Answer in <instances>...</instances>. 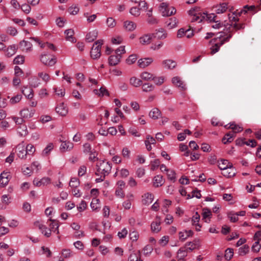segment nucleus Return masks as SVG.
<instances>
[{
	"mask_svg": "<svg viewBox=\"0 0 261 261\" xmlns=\"http://www.w3.org/2000/svg\"><path fill=\"white\" fill-rule=\"evenodd\" d=\"M161 112L158 108H153L149 113V116L153 119H157L161 116Z\"/></svg>",
	"mask_w": 261,
	"mask_h": 261,
	"instance_id": "obj_35",
	"label": "nucleus"
},
{
	"mask_svg": "<svg viewBox=\"0 0 261 261\" xmlns=\"http://www.w3.org/2000/svg\"><path fill=\"white\" fill-rule=\"evenodd\" d=\"M80 185V181L79 180L75 177L72 178L70 179V182H69V186L71 188H76L78 187Z\"/></svg>",
	"mask_w": 261,
	"mask_h": 261,
	"instance_id": "obj_51",
	"label": "nucleus"
},
{
	"mask_svg": "<svg viewBox=\"0 0 261 261\" xmlns=\"http://www.w3.org/2000/svg\"><path fill=\"white\" fill-rule=\"evenodd\" d=\"M97 35L98 32L96 30H93L86 35V40L88 42H93L96 39Z\"/></svg>",
	"mask_w": 261,
	"mask_h": 261,
	"instance_id": "obj_25",
	"label": "nucleus"
},
{
	"mask_svg": "<svg viewBox=\"0 0 261 261\" xmlns=\"http://www.w3.org/2000/svg\"><path fill=\"white\" fill-rule=\"evenodd\" d=\"M57 113L61 116H65L68 113V109L64 103H61L56 108Z\"/></svg>",
	"mask_w": 261,
	"mask_h": 261,
	"instance_id": "obj_17",
	"label": "nucleus"
},
{
	"mask_svg": "<svg viewBox=\"0 0 261 261\" xmlns=\"http://www.w3.org/2000/svg\"><path fill=\"white\" fill-rule=\"evenodd\" d=\"M35 112L34 109L29 110L28 108H24L20 112V115L23 118L29 119L33 116Z\"/></svg>",
	"mask_w": 261,
	"mask_h": 261,
	"instance_id": "obj_10",
	"label": "nucleus"
},
{
	"mask_svg": "<svg viewBox=\"0 0 261 261\" xmlns=\"http://www.w3.org/2000/svg\"><path fill=\"white\" fill-rule=\"evenodd\" d=\"M128 261H143L141 259L140 252L138 251L137 253H132L128 259Z\"/></svg>",
	"mask_w": 261,
	"mask_h": 261,
	"instance_id": "obj_36",
	"label": "nucleus"
},
{
	"mask_svg": "<svg viewBox=\"0 0 261 261\" xmlns=\"http://www.w3.org/2000/svg\"><path fill=\"white\" fill-rule=\"evenodd\" d=\"M164 181L163 176L160 175H158L154 176L153 178V186L155 187H159L163 185Z\"/></svg>",
	"mask_w": 261,
	"mask_h": 261,
	"instance_id": "obj_32",
	"label": "nucleus"
},
{
	"mask_svg": "<svg viewBox=\"0 0 261 261\" xmlns=\"http://www.w3.org/2000/svg\"><path fill=\"white\" fill-rule=\"evenodd\" d=\"M62 254L65 258H69L73 255V253L69 249H64L62 250Z\"/></svg>",
	"mask_w": 261,
	"mask_h": 261,
	"instance_id": "obj_50",
	"label": "nucleus"
},
{
	"mask_svg": "<svg viewBox=\"0 0 261 261\" xmlns=\"http://www.w3.org/2000/svg\"><path fill=\"white\" fill-rule=\"evenodd\" d=\"M159 10L163 16H169L176 13L175 8H169V5L167 3H162L160 5Z\"/></svg>",
	"mask_w": 261,
	"mask_h": 261,
	"instance_id": "obj_4",
	"label": "nucleus"
},
{
	"mask_svg": "<svg viewBox=\"0 0 261 261\" xmlns=\"http://www.w3.org/2000/svg\"><path fill=\"white\" fill-rule=\"evenodd\" d=\"M22 98V96L20 94H17L15 96L12 97L10 100L12 104H15L18 102Z\"/></svg>",
	"mask_w": 261,
	"mask_h": 261,
	"instance_id": "obj_63",
	"label": "nucleus"
},
{
	"mask_svg": "<svg viewBox=\"0 0 261 261\" xmlns=\"http://www.w3.org/2000/svg\"><path fill=\"white\" fill-rule=\"evenodd\" d=\"M222 174L223 176L227 178H230L233 177L236 174V169L233 167V166H232L223 169Z\"/></svg>",
	"mask_w": 261,
	"mask_h": 261,
	"instance_id": "obj_14",
	"label": "nucleus"
},
{
	"mask_svg": "<svg viewBox=\"0 0 261 261\" xmlns=\"http://www.w3.org/2000/svg\"><path fill=\"white\" fill-rule=\"evenodd\" d=\"M179 239L181 241H185L188 237H192L193 234V232L191 230H184V231H180L178 233Z\"/></svg>",
	"mask_w": 261,
	"mask_h": 261,
	"instance_id": "obj_20",
	"label": "nucleus"
},
{
	"mask_svg": "<svg viewBox=\"0 0 261 261\" xmlns=\"http://www.w3.org/2000/svg\"><path fill=\"white\" fill-rule=\"evenodd\" d=\"M28 155L33 154L35 151V148L34 145L29 144L26 147L25 146Z\"/></svg>",
	"mask_w": 261,
	"mask_h": 261,
	"instance_id": "obj_60",
	"label": "nucleus"
},
{
	"mask_svg": "<svg viewBox=\"0 0 261 261\" xmlns=\"http://www.w3.org/2000/svg\"><path fill=\"white\" fill-rule=\"evenodd\" d=\"M152 38H155L154 34H147L144 35L140 37V43L143 45L149 44L151 42Z\"/></svg>",
	"mask_w": 261,
	"mask_h": 261,
	"instance_id": "obj_9",
	"label": "nucleus"
},
{
	"mask_svg": "<svg viewBox=\"0 0 261 261\" xmlns=\"http://www.w3.org/2000/svg\"><path fill=\"white\" fill-rule=\"evenodd\" d=\"M154 34L155 37H156L158 39H164L167 37V33L163 28H160L158 30H156Z\"/></svg>",
	"mask_w": 261,
	"mask_h": 261,
	"instance_id": "obj_23",
	"label": "nucleus"
},
{
	"mask_svg": "<svg viewBox=\"0 0 261 261\" xmlns=\"http://www.w3.org/2000/svg\"><path fill=\"white\" fill-rule=\"evenodd\" d=\"M130 85L135 87H139L142 85V81L136 77H132L129 80Z\"/></svg>",
	"mask_w": 261,
	"mask_h": 261,
	"instance_id": "obj_33",
	"label": "nucleus"
},
{
	"mask_svg": "<svg viewBox=\"0 0 261 261\" xmlns=\"http://www.w3.org/2000/svg\"><path fill=\"white\" fill-rule=\"evenodd\" d=\"M142 86V90L144 92L149 93L153 91L154 89V86L149 83L143 84Z\"/></svg>",
	"mask_w": 261,
	"mask_h": 261,
	"instance_id": "obj_26",
	"label": "nucleus"
},
{
	"mask_svg": "<svg viewBox=\"0 0 261 261\" xmlns=\"http://www.w3.org/2000/svg\"><path fill=\"white\" fill-rule=\"evenodd\" d=\"M249 251V246L245 245L239 249V254L240 255L243 256L246 254Z\"/></svg>",
	"mask_w": 261,
	"mask_h": 261,
	"instance_id": "obj_44",
	"label": "nucleus"
},
{
	"mask_svg": "<svg viewBox=\"0 0 261 261\" xmlns=\"http://www.w3.org/2000/svg\"><path fill=\"white\" fill-rule=\"evenodd\" d=\"M33 89L30 88L24 87L22 89V93L29 99H31L33 97Z\"/></svg>",
	"mask_w": 261,
	"mask_h": 261,
	"instance_id": "obj_38",
	"label": "nucleus"
},
{
	"mask_svg": "<svg viewBox=\"0 0 261 261\" xmlns=\"http://www.w3.org/2000/svg\"><path fill=\"white\" fill-rule=\"evenodd\" d=\"M19 45L22 48V50L25 52H30L32 50V44L28 41L22 40L20 41Z\"/></svg>",
	"mask_w": 261,
	"mask_h": 261,
	"instance_id": "obj_16",
	"label": "nucleus"
},
{
	"mask_svg": "<svg viewBox=\"0 0 261 261\" xmlns=\"http://www.w3.org/2000/svg\"><path fill=\"white\" fill-rule=\"evenodd\" d=\"M40 61L45 65L52 66L57 62V59L55 57L50 58L47 54H42L40 56Z\"/></svg>",
	"mask_w": 261,
	"mask_h": 261,
	"instance_id": "obj_7",
	"label": "nucleus"
},
{
	"mask_svg": "<svg viewBox=\"0 0 261 261\" xmlns=\"http://www.w3.org/2000/svg\"><path fill=\"white\" fill-rule=\"evenodd\" d=\"M202 211V219L205 220V222H209L212 216L211 210L207 207H204L203 208Z\"/></svg>",
	"mask_w": 261,
	"mask_h": 261,
	"instance_id": "obj_24",
	"label": "nucleus"
},
{
	"mask_svg": "<svg viewBox=\"0 0 261 261\" xmlns=\"http://www.w3.org/2000/svg\"><path fill=\"white\" fill-rule=\"evenodd\" d=\"M100 202V201L98 199L94 198L92 199V202L91 203V207L93 210H96L99 207V206H98L97 204H99Z\"/></svg>",
	"mask_w": 261,
	"mask_h": 261,
	"instance_id": "obj_61",
	"label": "nucleus"
},
{
	"mask_svg": "<svg viewBox=\"0 0 261 261\" xmlns=\"http://www.w3.org/2000/svg\"><path fill=\"white\" fill-rule=\"evenodd\" d=\"M233 255V250L231 248H227L225 250V253L224 255V257L225 259L227 260H229L231 259Z\"/></svg>",
	"mask_w": 261,
	"mask_h": 261,
	"instance_id": "obj_48",
	"label": "nucleus"
},
{
	"mask_svg": "<svg viewBox=\"0 0 261 261\" xmlns=\"http://www.w3.org/2000/svg\"><path fill=\"white\" fill-rule=\"evenodd\" d=\"M112 165L109 162L105 161H100L96 164V171L95 174L97 176L104 175L107 176L110 173Z\"/></svg>",
	"mask_w": 261,
	"mask_h": 261,
	"instance_id": "obj_2",
	"label": "nucleus"
},
{
	"mask_svg": "<svg viewBox=\"0 0 261 261\" xmlns=\"http://www.w3.org/2000/svg\"><path fill=\"white\" fill-rule=\"evenodd\" d=\"M16 149L17 150V155L20 159H25L27 158L28 153L23 142H22L17 146Z\"/></svg>",
	"mask_w": 261,
	"mask_h": 261,
	"instance_id": "obj_8",
	"label": "nucleus"
},
{
	"mask_svg": "<svg viewBox=\"0 0 261 261\" xmlns=\"http://www.w3.org/2000/svg\"><path fill=\"white\" fill-rule=\"evenodd\" d=\"M103 44V40H98L96 41L93 44L91 50L90 51V55L93 59H98L101 56V47Z\"/></svg>",
	"mask_w": 261,
	"mask_h": 261,
	"instance_id": "obj_3",
	"label": "nucleus"
},
{
	"mask_svg": "<svg viewBox=\"0 0 261 261\" xmlns=\"http://www.w3.org/2000/svg\"><path fill=\"white\" fill-rule=\"evenodd\" d=\"M167 176L169 179L174 182L176 179V173L174 170L169 169L167 171Z\"/></svg>",
	"mask_w": 261,
	"mask_h": 261,
	"instance_id": "obj_46",
	"label": "nucleus"
},
{
	"mask_svg": "<svg viewBox=\"0 0 261 261\" xmlns=\"http://www.w3.org/2000/svg\"><path fill=\"white\" fill-rule=\"evenodd\" d=\"M107 24L110 28H114L116 25L115 20L112 17H109L107 19Z\"/></svg>",
	"mask_w": 261,
	"mask_h": 261,
	"instance_id": "obj_58",
	"label": "nucleus"
},
{
	"mask_svg": "<svg viewBox=\"0 0 261 261\" xmlns=\"http://www.w3.org/2000/svg\"><path fill=\"white\" fill-rule=\"evenodd\" d=\"M178 21L175 17L169 18L166 21V25L169 29H173L177 26Z\"/></svg>",
	"mask_w": 261,
	"mask_h": 261,
	"instance_id": "obj_21",
	"label": "nucleus"
},
{
	"mask_svg": "<svg viewBox=\"0 0 261 261\" xmlns=\"http://www.w3.org/2000/svg\"><path fill=\"white\" fill-rule=\"evenodd\" d=\"M17 48L15 45H11L10 46L7 50V56L9 57H11L13 55H14L16 51Z\"/></svg>",
	"mask_w": 261,
	"mask_h": 261,
	"instance_id": "obj_47",
	"label": "nucleus"
},
{
	"mask_svg": "<svg viewBox=\"0 0 261 261\" xmlns=\"http://www.w3.org/2000/svg\"><path fill=\"white\" fill-rule=\"evenodd\" d=\"M228 128H230V129H232V132H234V135H236L237 133H239L243 130L242 127L236 125L233 123H230V125Z\"/></svg>",
	"mask_w": 261,
	"mask_h": 261,
	"instance_id": "obj_42",
	"label": "nucleus"
},
{
	"mask_svg": "<svg viewBox=\"0 0 261 261\" xmlns=\"http://www.w3.org/2000/svg\"><path fill=\"white\" fill-rule=\"evenodd\" d=\"M24 62V57L21 55H18L16 57L14 60L13 63L15 64H23Z\"/></svg>",
	"mask_w": 261,
	"mask_h": 261,
	"instance_id": "obj_53",
	"label": "nucleus"
},
{
	"mask_svg": "<svg viewBox=\"0 0 261 261\" xmlns=\"http://www.w3.org/2000/svg\"><path fill=\"white\" fill-rule=\"evenodd\" d=\"M160 164V161L159 159H155L151 162V170H155L156 169Z\"/></svg>",
	"mask_w": 261,
	"mask_h": 261,
	"instance_id": "obj_59",
	"label": "nucleus"
},
{
	"mask_svg": "<svg viewBox=\"0 0 261 261\" xmlns=\"http://www.w3.org/2000/svg\"><path fill=\"white\" fill-rule=\"evenodd\" d=\"M142 203L144 205H149L150 204L153 199V195L151 193H146L142 196Z\"/></svg>",
	"mask_w": 261,
	"mask_h": 261,
	"instance_id": "obj_19",
	"label": "nucleus"
},
{
	"mask_svg": "<svg viewBox=\"0 0 261 261\" xmlns=\"http://www.w3.org/2000/svg\"><path fill=\"white\" fill-rule=\"evenodd\" d=\"M153 79H152V81L154 82L155 85L160 86L164 82V79L163 77H156L153 75Z\"/></svg>",
	"mask_w": 261,
	"mask_h": 261,
	"instance_id": "obj_54",
	"label": "nucleus"
},
{
	"mask_svg": "<svg viewBox=\"0 0 261 261\" xmlns=\"http://www.w3.org/2000/svg\"><path fill=\"white\" fill-rule=\"evenodd\" d=\"M173 84H174L175 85L181 87L182 88H184V87L182 86V82L178 77H174L172 80Z\"/></svg>",
	"mask_w": 261,
	"mask_h": 261,
	"instance_id": "obj_56",
	"label": "nucleus"
},
{
	"mask_svg": "<svg viewBox=\"0 0 261 261\" xmlns=\"http://www.w3.org/2000/svg\"><path fill=\"white\" fill-rule=\"evenodd\" d=\"M219 36L213 39L212 41L216 42V43L211 47V54L214 55L219 50L220 47L225 42L229 41L230 39L232 37L231 34L225 36V33L224 32H219Z\"/></svg>",
	"mask_w": 261,
	"mask_h": 261,
	"instance_id": "obj_1",
	"label": "nucleus"
},
{
	"mask_svg": "<svg viewBox=\"0 0 261 261\" xmlns=\"http://www.w3.org/2000/svg\"><path fill=\"white\" fill-rule=\"evenodd\" d=\"M200 242L199 240H195L193 242H189L186 244L187 250L188 251H192L194 249H198L199 247Z\"/></svg>",
	"mask_w": 261,
	"mask_h": 261,
	"instance_id": "obj_13",
	"label": "nucleus"
},
{
	"mask_svg": "<svg viewBox=\"0 0 261 261\" xmlns=\"http://www.w3.org/2000/svg\"><path fill=\"white\" fill-rule=\"evenodd\" d=\"M188 250L186 249V247L180 248L177 252V257H183L185 258L187 256Z\"/></svg>",
	"mask_w": 261,
	"mask_h": 261,
	"instance_id": "obj_45",
	"label": "nucleus"
},
{
	"mask_svg": "<svg viewBox=\"0 0 261 261\" xmlns=\"http://www.w3.org/2000/svg\"><path fill=\"white\" fill-rule=\"evenodd\" d=\"M227 9V4L223 3L220 5L216 10L217 13H222L226 11Z\"/></svg>",
	"mask_w": 261,
	"mask_h": 261,
	"instance_id": "obj_49",
	"label": "nucleus"
},
{
	"mask_svg": "<svg viewBox=\"0 0 261 261\" xmlns=\"http://www.w3.org/2000/svg\"><path fill=\"white\" fill-rule=\"evenodd\" d=\"M49 221L51 222V223L49 224V229H51V231L56 232L57 231V233L58 234L59 233V225L58 224V221H56V220L52 219L50 218L48 220Z\"/></svg>",
	"mask_w": 261,
	"mask_h": 261,
	"instance_id": "obj_22",
	"label": "nucleus"
},
{
	"mask_svg": "<svg viewBox=\"0 0 261 261\" xmlns=\"http://www.w3.org/2000/svg\"><path fill=\"white\" fill-rule=\"evenodd\" d=\"M163 67L168 69H173L176 66V63L172 60H165L162 62Z\"/></svg>",
	"mask_w": 261,
	"mask_h": 261,
	"instance_id": "obj_18",
	"label": "nucleus"
},
{
	"mask_svg": "<svg viewBox=\"0 0 261 261\" xmlns=\"http://www.w3.org/2000/svg\"><path fill=\"white\" fill-rule=\"evenodd\" d=\"M50 181V179L48 177H43L40 180L35 179L33 181L34 185L36 186L40 187L42 185L44 186L49 184Z\"/></svg>",
	"mask_w": 261,
	"mask_h": 261,
	"instance_id": "obj_27",
	"label": "nucleus"
},
{
	"mask_svg": "<svg viewBox=\"0 0 261 261\" xmlns=\"http://www.w3.org/2000/svg\"><path fill=\"white\" fill-rule=\"evenodd\" d=\"M200 216L199 214L196 212L195 215L193 216L192 218V224L193 225H195L196 226H199V227H201V225L199 224V221L200 220Z\"/></svg>",
	"mask_w": 261,
	"mask_h": 261,
	"instance_id": "obj_41",
	"label": "nucleus"
},
{
	"mask_svg": "<svg viewBox=\"0 0 261 261\" xmlns=\"http://www.w3.org/2000/svg\"><path fill=\"white\" fill-rule=\"evenodd\" d=\"M232 166V164L228 162L227 160H221L218 161V167L221 170L225 169L228 167H230Z\"/></svg>",
	"mask_w": 261,
	"mask_h": 261,
	"instance_id": "obj_29",
	"label": "nucleus"
},
{
	"mask_svg": "<svg viewBox=\"0 0 261 261\" xmlns=\"http://www.w3.org/2000/svg\"><path fill=\"white\" fill-rule=\"evenodd\" d=\"M121 56L117 55H111L109 58V64L111 66H116L119 64L120 62Z\"/></svg>",
	"mask_w": 261,
	"mask_h": 261,
	"instance_id": "obj_15",
	"label": "nucleus"
},
{
	"mask_svg": "<svg viewBox=\"0 0 261 261\" xmlns=\"http://www.w3.org/2000/svg\"><path fill=\"white\" fill-rule=\"evenodd\" d=\"M137 56L136 55H131L126 60V62L128 65H131L134 63L137 60Z\"/></svg>",
	"mask_w": 261,
	"mask_h": 261,
	"instance_id": "obj_55",
	"label": "nucleus"
},
{
	"mask_svg": "<svg viewBox=\"0 0 261 261\" xmlns=\"http://www.w3.org/2000/svg\"><path fill=\"white\" fill-rule=\"evenodd\" d=\"M73 147V144L70 142H63L61 145L60 149L62 151L70 150Z\"/></svg>",
	"mask_w": 261,
	"mask_h": 261,
	"instance_id": "obj_30",
	"label": "nucleus"
},
{
	"mask_svg": "<svg viewBox=\"0 0 261 261\" xmlns=\"http://www.w3.org/2000/svg\"><path fill=\"white\" fill-rule=\"evenodd\" d=\"M261 248V244H259V241H255V243L252 246V250L255 252L259 251Z\"/></svg>",
	"mask_w": 261,
	"mask_h": 261,
	"instance_id": "obj_57",
	"label": "nucleus"
},
{
	"mask_svg": "<svg viewBox=\"0 0 261 261\" xmlns=\"http://www.w3.org/2000/svg\"><path fill=\"white\" fill-rule=\"evenodd\" d=\"M153 61V59L151 58H143L138 60V64L140 68H144L149 66Z\"/></svg>",
	"mask_w": 261,
	"mask_h": 261,
	"instance_id": "obj_12",
	"label": "nucleus"
},
{
	"mask_svg": "<svg viewBox=\"0 0 261 261\" xmlns=\"http://www.w3.org/2000/svg\"><path fill=\"white\" fill-rule=\"evenodd\" d=\"M203 20L205 19L206 20H208L210 22H216V15L212 13L210 14H208L206 13L203 12Z\"/></svg>",
	"mask_w": 261,
	"mask_h": 261,
	"instance_id": "obj_39",
	"label": "nucleus"
},
{
	"mask_svg": "<svg viewBox=\"0 0 261 261\" xmlns=\"http://www.w3.org/2000/svg\"><path fill=\"white\" fill-rule=\"evenodd\" d=\"M7 33L12 36H15L17 34V31L13 27H9L7 29Z\"/></svg>",
	"mask_w": 261,
	"mask_h": 261,
	"instance_id": "obj_64",
	"label": "nucleus"
},
{
	"mask_svg": "<svg viewBox=\"0 0 261 261\" xmlns=\"http://www.w3.org/2000/svg\"><path fill=\"white\" fill-rule=\"evenodd\" d=\"M38 75L39 77L41 78L42 80L46 82H48L50 79L49 75L46 73L41 72L38 73Z\"/></svg>",
	"mask_w": 261,
	"mask_h": 261,
	"instance_id": "obj_62",
	"label": "nucleus"
},
{
	"mask_svg": "<svg viewBox=\"0 0 261 261\" xmlns=\"http://www.w3.org/2000/svg\"><path fill=\"white\" fill-rule=\"evenodd\" d=\"M95 94H97L99 96H103L104 95L109 96V93L108 91L103 87H101L99 90L95 89L93 91Z\"/></svg>",
	"mask_w": 261,
	"mask_h": 261,
	"instance_id": "obj_37",
	"label": "nucleus"
},
{
	"mask_svg": "<svg viewBox=\"0 0 261 261\" xmlns=\"http://www.w3.org/2000/svg\"><path fill=\"white\" fill-rule=\"evenodd\" d=\"M125 29L128 31H133L136 28V24L131 21H126L124 22Z\"/></svg>",
	"mask_w": 261,
	"mask_h": 261,
	"instance_id": "obj_31",
	"label": "nucleus"
},
{
	"mask_svg": "<svg viewBox=\"0 0 261 261\" xmlns=\"http://www.w3.org/2000/svg\"><path fill=\"white\" fill-rule=\"evenodd\" d=\"M190 14L193 16L192 21L201 22L203 20V13L200 12V8L196 7L191 9L189 11Z\"/></svg>",
	"mask_w": 261,
	"mask_h": 261,
	"instance_id": "obj_6",
	"label": "nucleus"
},
{
	"mask_svg": "<svg viewBox=\"0 0 261 261\" xmlns=\"http://www.w3.org/2000/svg\"><path fill=\"white\" fill-rule=\"evenodd\" d=\"M234 136V132H230L227 133L222 139L223 143L226 144L227 143L231 142L233 141V138Z\"/></svg>",
	"mask_w": 261,
	"mask_h": 261,
	"instance_id": "obj_28",
	"label": "nucleus"
},
{
	"mask_svg": "<svg viewBox=\"0 0 261 261\" xmlns=\"http://www.w3.org/2000/svg\"><path fill=\"white\" fill-rule=\"evenodd\" d=\"M140 9L137 7H132L130 10L129 13L135 17H138L140 15Z\"/></svg>",
	"mask_w": 261,
	"mask_h": 261,
	"instance_id": "obj_52",
	"label": "nucleus"
},
{
	"mask_svg": "<svg viewBox=\"0 0 261 261\" xmlns=\"http://www.w3.org/2000/svg\"><path fill=\"white\" fill-rule=\"evenodd\" d=\"M153 75H154L151 73L144 71L141 73L140 76L142 80L144 81H152V79H153Z\"/></svg>",
	"mask_w": 261,
	"mask_h": 261,
	"instance_id": "obj_34",
	"label": "nucleus"
},
{
	"mask_svg": "<svg viewBox=\"0 0 261 261\" xmlns=\"http://www.w3.org/2000/svg\"><path fill=\"white\" fill-rule=\"evenodd\" d=\"M161 218L159 216H156L155 221L152 222L151 224V230L154 232H158L161 229Z\"/></svg>",
	"mask_w": 261,
	"mask_h": 261,
	"instance_id": "obj_11",
	"label": "nucleus"
},
{
	"mask_svg": "<svg viewBox=\"0 0 261 261\" xmlns=\"http://www.w3.org/2000/svg\"><path fill=\"white\" fill-rule=\"evenodd\" d=\"M66 35V38L67 40H69L72 42L75 41V38L73 37L74 31L72 29H68L65 31Z\"/></svg>",
	"mask_w": 261,
	"mask_h": 261,
	"instance_id": "obj_40",
	"label": "nucleus"
},
{
	"mask_svg": "<svg viewBox=\"0 0 261 261\" xmlns=\"http://www.w3.org/2000/svg\"><path fill=\"white\" fill-rule=\"evenodd\" d=\"M18 133L21 136H25L28 134L27 126L25 125H20L17 129Z\"/></svg>",
	"mask_w": 261,
	"mask_h": 261,
	"instance_id": "obj_43",
	"label": "nucleus"
},
{
	"mask_svg": "<svg viewBox=\"0 0 261 261\" xmlns=\"http://www.w3.org/2000/svg\"><path fill=\"white\" fill-rule=\"evenodd\" d=\"M224 24L225 29H224L223 32L225 33V36L231 34L232 35V32L233 30L234 29L236 31L240 30L241 29H243L245 28V24L244 23L238 24L237 23H234V24Z\"/></svg>",
	"mask_w": 261,
	"mask_h": 261,
	"instance_id": "obj_5",
	"label": "nucleus"
}]
</instances>
